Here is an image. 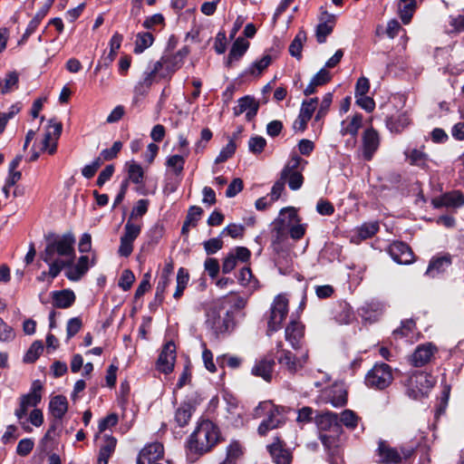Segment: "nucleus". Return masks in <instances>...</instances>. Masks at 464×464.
I'll return each mask as SVG.
<instances>
[{"label":"nucleus","mask_w":464,"mask_h":464,"mask_svg":"<svg viewBox=\"0 0 464 464\" xmlns=\"http://www.w3.org/2000/svg\"><path fill=\"white\" fill-rule=\"evenodd\" d=\"M75 238L72 233L49 235L42 259L49 266V276L55 278L61 271L72 265L75 258Z\"/></svg>","instance_id":"1"},{"label":"nucleus","mask_w":464,"mask_h":464,"mask_svg":"<svg viewBox=\"0 0 464 464\" xmlns=\"http://www.w3.org/2000/svg\"><path fill=\"white\" fill-rule=\"evenodd\" d=\"M219 440L218 427L209 420H201L188 438V448L191 453L203 455L211 450Z\"/></svg>","instance_id":"2"},{"label":"nucleus","mask_w":464,"mask_h":464,"mask_svg":"<svg viewBox=\"0 0 464 464\" xmlns=\"http://www.w3.org/2000/svg\"><path fill=\"white\" fill-rule=\"evenodd\" d=\"M297 221V215L293 208H283L274 224L276 240H280L286 231L293 239L303 237L305 229L303 225H295Z\"/></svg>","instance_id":"3"},{"label":"nucleus","mask_w":464,"mask_h":464,"mask_svg":"<svg viewBox=\"0 0 464 464\" xmlns=\"http://www.w3.org/2000/svg\"><path fill=\"white\" fill-rule=\"evenodd\" d=\"M307 164L300 156L294 154L287 161L285 166L281 171V179L288 184L292 190L299 189L304 183V177L302 171Z\"/></svg>","instance_id":"4"},{"label":"nucleus","mask_w":464,"mask_h":464,"mask_svg":"<svg viewBox=\"0 0 464 464\" xmlns=\"http://www.w3.org/2000/svg\"><path fill=\"white\" fill-rule=\"evenodd\" d=\"M43 384L39 380L33 382L28 393L20 397L19 407L14 411V415L18 420H22L28 413L29 408L36 407L42 400ZM24 430L30 431L31 429L25 423L20 421Z\"/></svg>","instance_id":"5"},{"label":"nucleus","mask_w":464,"mask_h":464,"mask_svg":"<svg viewBox=\"0 0 464 464\" xmlns=\"http://www.w3.org/2000/svg\"><path fill=\"white\" fill-rule=\"evenodd\" d=\"M276 350L278 363L281 365L282 369L290 374H295L307 363V352H304L297 357L291 351L284 349L282 342L276 343Z\"/></svg>","instance_id":"6"},{"label":"nucleus","mask_w":464,"mask_h":464,"mask_svg":"<svg viewBox=\"0 0 464 464\" xmlns=\"http://www.w3.org/2000/svg\"><path fill=\"white\" fill-rule=\"evenodd\" d=\"M434 380L424 372L416 371L411 373L406 382V392L411 399L418 400L425 396L432 388Z\"/></svg>","instance_id":"7"},{"label":"nucleus","mask_w":464,"mask_h":464,"mask_svg":"<svg viewBox=\"0 0 464 464\" xmlns=\"http://www.w3.org/2000/svg\"><path fill=\"white\" fill-rule=\"evenodd\" d=\"M414 452L413 447H401L400 450L392 447L388 442L381 440L377 449L379 462L384 464H399L407 459Z\"/></svg>","instance_id":"8"},{"label":"nucleus","mask_w":464,"mask_h":464,"mask_svg":"<svg viewBox=\"0 0 464 464\" xmlns=\"http://www.w3.org/2000/svg\"><path fill=\"white\" fill-rule=\"evenodd\" d=\"M392 380V368L386 363H376L365 376L366 385L377 390L387 388Z\"/></svg>","instance_id":"9"},{"label":"nucleus","mask_w":464,"mask_h":464,"mask_svg":"<svg viewBox=\"0 0 464 464\" xmlns=\"http://www.w3.org/2000/svg\"><path fill=\"white\" fill-rule=\"evenodd\" d=\"M260 410L267 411L268 416L265 419L258 427V433L265 436L269 430L276 429L285 423V417L277 407H275L269 401L259 403L256 409V415Z\"/></svg>","instance_id":"10"},{"label":"nucleus","mask_w":464,"mask_h":464,"mask_svg":"<svg viewBox=\"0 0 464 464\" xmlns=\"http://www.w3.org/2000/svg\"><path fill=\"white\" fill-rule=\"evenodd\" d=\"M287 314L288 299L284 295H276L270 307V316L267 323L268 332L273 333L278 331Z\"/></svg>","instance_id":"11"},{"label":"nucleus","mask_w":464,"mask_h":464,"mask_svg":"<svg viewBox=\"0 0 464 464\" xmlns=\"http://www.w3.org/2000/svg\"><path fill=\"white\" fill-rule=\"evenodd\" d=\"M141 231V225L128 220L124 226L123 234L121 237L118 254L121 256L127 257L133 251V242L139 237Z\"/></svg>","instance_id":"12"},{"label":"nucleus","mask_w":464,"mask_h":464,"mask_svg":"<svg viewBox=\"0 0 464 464\" xmlns=\"http://www.w3.org/2000/svg\"><path fill=\"white\" fill-rule=\"evenodd\" d=\"M176 361V346L173 342H168L162 348L157 361V368L160 372L169 373L174 369Z\"/></svg>","instance_id":"13"},{"label":"nucleus","mask_w":464,"mask_h":464,"mask_svg":"<svg viewBox=\"0 0 464 464\" xmlns=\"http://www.w3.org/2000/svg\"><path fill=\"white\" fill-rule=\"evenodd\" d=\"M336 16L326 11H323L319 16V24L315 29V37L319 44H324L326 41L328 35H330L334 30L335 24Z\"/></svg>","instance_id":"14"},{"label":"nucleus","mask_w":464,"mask_h":464,"mask_svg":"<svg viewBox=\"0 0 464 464\" xmlns=\"http://www.w3.org/2000/svg\"><path fill=\"white\" fill-rule=\"evenodd\" d=\"M304 335V327L300 322L296 320H292L289 323V324L285 327V340L291 344L294 350L301 349Z\"/></svg>","instance_id":"15"},{"label":"nucleus","mask_w":464,"mask_h":464,"mask_svg":"<svg viewBox=\"0 0 464 464\" xmlns=\"http://www.w3.org/2000/svg\"><path fill=\"white\" fill-rule=\"evenodd\" d=\"M392 258L400 265H409L413 262V253L411 247L403 242H393L389 248Z\"/></svg>","instance_id":"16"},{"label":"nucleus","mask_w":464,"mask_h":464,"mask_svg":"<svg viewBox=\"0 0 464 464\" xmlns=\"http://www.w3.org/2000/svg\"><path fill=\"white\" fill-rule=\"evenodd\" d=\"M380 145L378 132L372 128L367 129L362 135V156L365 160H371Z\"/></svg>","instance_id":"17"},{"label":"nucleus","mask_w":464,"mask_h":464,"mask_svg":"<svg viewBox=\"0 0 464 464\" xmlns=\"http://www.w3.org/2000/svg\"><path fill=\"white\" fill-rule=\"evenodd\" d=\"M437 352V348L431 343L419 345L411 356V363L415 367H421L428 363Z\"/></svg>","instance_id":"18"},{"label":"nucleus","mask_w":464,"mask_h":464,"mask_svg":"<svg viewBox=\"0 0 464 464\" xmlns=\"http://www.w3.org/2000/svg\"><path fill=\"white\" fill-rule=\"evenodd\" d=\"M163 446L160 442L148 444L140 450L137 464H151L163 457Z\"/></svg>","instance_id":"19"},{"label":"nucleus","mask_w":464,"mask_h":464,"mask_svg":"<svg viewBox=\"0 0 464 464\" xmlns=\"http://www.w3.org/2000/svg\"><path fill=\"white\" fill-rule=\"evenodd\" d=\"M259 104L256 100L250 96H245L238 100L237 105L234 107L233 111L235 116L246 112V118L250 121L257 113Z\"/></svg>","instance_id":"20"},{"label":"nucleus","mask_w":464,"mask_h":464,"mask_svg":"<svg viewBox=\"0 0 464 464\" xmlns=\"http://www.w3.org/2000/svg\"><path fill=\"white\" fill-rule=\"evenodd\" d=\"M174 271V265L172 260L165 263L164 267L161 271L160 280L156 286L155 299L159 302H162L164 298V293L170 282L171 276Z\"/></svg>","instance_id":"21"},{"label":"nucleus","mask_w":464,"mask_h":464,"mask_svg":"<svg viewBox=\"0 0 464 464\" xmlns=\"http://www.w3.org/2000/svg\"><path fill=\"white\" fill-rule=\"evenodd\" d=\"M180 58L178 56L165 55L160 61L156 62V70H160V77L166 78L174 73L178 69L181 67Z\"/></svg>","instance_id":"22"},{"label":"nucleus","mask_w":464,"mask_h":464,"mask_svg":"<svg viewBox=\"0 0 464 464\" xmlns=\"http://www.w3.org/2000/svg\"><path fill=\"white\" fill-rule=\"evenodd\" d=\"M267 449L276 464H291L292 453L283 447L278 439L276 442L267 446Z\"/></svg>","instance_id":"23"},{"label":"nucleus","mask_w":464,"mask_h":464,"mask_svg":"<svg viewBox=\"0 0 464 464\" xmlns=\"http://www.w3.org/2000/svg\"><path fill=\"white\" fill-rule=\"evenodd\" d=\"M275 366V360L273 358H263L256 362L253 366L251 372L255 376L261 377L266 382L272 379V372Z\"/></svg>","instance_id":"24"},{"label":"nucleus","mask_w":464,"mask_h":464,"mask_svg":"<svg viewBox=\"0 0 464 464\" xmlns=\"http://www.w3.org/2000/svg\"><path fill=\"white\" fill-rule=\"evenodd\" d=\"M404 155L411 165L423 169L429 168L430 158L422 150L408 149L404 151Z\"/></svg>","instance_id":"25"},{"label":"nucleus","mask_w":464,"mask_h":464,"mask_svg":"<svg viewBox=\"0 0 464 464\" xmlns=\"http://www.w3.org/2000/svg\"><path fill=\"white\" fill-rule=\"evenodd\" d=\"M332 75L325 69L322 68L317 73H315L311 79L308 85L304 90V94L309 96L314 93L318 87L323 86L331 81Z\"/></svg>","instance_id":"26"},{"label":"nucleus","mask_w":464,"mask_h":464,"mask_svg":"<svg viewBox=\"0 0 464 464\" xmlns=\"http://www.w3.org/2000/svg\"><path fill=\"white\" fill-rule=\"evenodd\" d=\"M51 295L53 298V304L57 308H69L75 301V295L73 291L70 289L53 291Z\"/></svg>","instance_id":"27"},{"label":"nucleus","mask_w":464,"mask_h":464,"mask_svg":"<svg viewBox=\"0 0 464 464\" xmlns=\"http://www.w3.org/2000/svg\"><path fill=\"white\" fill-rule=\"evenodd\" d=\"M362 116L361 114H355L350 121H343L341 123V135H351L353 138L352 141L353 146H354L356 143L355 137L357 136L358 131L362 127Z\"/></svg>","instance_id":"28"},{"label":"nucleus","mask_w":464,"mask_h":464,"mask_svg":"<svg viewBox=\"0 0 464 464\" xmlns=\"http://www.w3.org/2000/svg\"><path fill=\"white\" fill-rule=\"evenodd\" d=\"M410 125V118L407 112H400L386 120V126L391 132L401 133Z\"/></svg>","instance_id":"29"},{"label":"nucleus","mask_w":464,"mask_h":464,"mask_svg":"<svg viewBox=\"0 0 464 464\" xmlns=\"http://www.w3.org/2000/svg\"><path fill=\"white\" fill-rule=\"evenodd\" d=\"M49 410L56 420H62L68 411V401L65 396L56 395L49 403Z\"/></svg>","instance_id":"30"},{"label":"nucleus","mask_w":464,"mask_h":464,"mask_svg":"<svg viewBox=\"0 0 464 464\" xmlns=\"http://www.w3.org/2000/svg\"><path fill=\"white\" fill-rule=\"evenodd\" d=\"M194 410L195 406L192 404L191 401H184L183 402H181L175 412V421L177 422V424L179 427H185L186 425H188Z\"/></svg>","instance_id":"31"},{"label":"nucleus","mask_w":464,"mask_h":464,"mask_svg":"<svg viewBox=\"0 0 464 464\" xmlns=\"http://www.w3.org/2000/svg\"><path fill=\"white\" fill-rule=\"evenodd\" d=\"M89 257L87 256H82L79 257L75 266H69L70 268L66 272V276L72 281H78L89 269Z\"/></svg>","instance_id":"32"},{"label":"nucleus","mask_w":464,"mask_h":464,"mask_svg":"<svg viewBox=\"0 0 464 464\" xmlns=\"http://www.w3.org/2000/svg\"><path fill=\"white\" fill-rule=\"evenodd\" d=\"M451 264L450 256H443L430 260L426 274L434 277L444 272Z\"/></svg>","instance_id":"33"},{"label":"nucleus","mask_w":464,"mask_h":464,"mask_svg":"<svg viewBox=\"0 0 464 464\" xmlns=\"http://www.w3.org/2000/svg\"><path fill=\"white\" fill-rule=\"evenodd\" d=\"M249 43L244 38L238 37L231 47L227 64L230 66L234 61H238L247 51Z\"/></svg>","instance_id":"34"},{"label":"nucleus","mask_w":464,"mask_h":464,"mask_svg":"<svg viewBox=\"0 0 464 464\" xmlns=\"http://www.w3.org/2000/svg\"><path fill=\"white\" fill-rule=\"evenodd\" d=\"M317 424L323 430L331 429L338 430L340 429L339 416L335 412L326 411L318 418Z\"/></svg>","instance_id":"35"},{"label":"nucleus","mask_w":464,"mask_h":464,"mask_svg":"<svg viewBox=\"0 0 464 464\" xmlns=\"http://www.w3.org/2000/svg\"><path fill=\"white\" fill-rule=\"evenodd\" d=\"M306 39V33L300 30L289 45V53L297 60L302 58V49Z\"/></svg>","instance_id":"36"},{"label":"nucleus","mask_w":464,"mask_h":464,"mask_svg":"<svg viewBox=\"0 0 464 464\" xmlns=\"http://www.w3.org/2000/svg\"><path fill=\"white\" fill-rule=\"evenodd\" d=\"M416 9L415 0H400L399 13L400 17L404 24L411 22L413 13Z\"/></svg>","instance_id":"37"},{"label":"nucleus","mask_w":464,"mask_h":464,"mask_svg":"<svg viewBox=\"0 0 464 464\" xmlns=\"http://www.w3.org/2000/svg\"><path fill=\"white\" fill-rule=\"evenodd\" d=\"M19 76L16 72H9L4 79L0 78V92L3 94L13 92L18 87Z\"/></svg>","instance_id":"38"},{"label":"nucleus","mask_w":464,"mask_h":464,"mask_svg":"<svg viewBox=\"0 0 464 464\" xmlns=\"http://www.w3.org/2000/svg\"><path fill=\"white\" fill-rule=\"evenodd\" d=\"M272 63V56L265 54L261 59L254 62L246 70V73L260 75Z\"/></svg>","instance_id":"39"},{"label":"nucleus","mask_w":464,"mask_h":464,"mask_svg":"<svg viewBox=\"0 0 464 464\" xmlns=\"http://www.w3.org/2000/svg\"><path fill=\"white\" fill-rule=\"evenodd\" d=\"M154 38L150 33H140L137 34L134 53H141L153 44Z\"/></svg>","instance_id":"40"},{"label":"nucleus","mask_w":464,"mask_h":464,"mask_svg":"<svg viewBox=\"0 0 464 464\" xmlns=\"http://www.w3.org/2000/svg\"><path fill=\"white\" fill-rule=\"evenodd\" d=\"M242 454V449L238 442H231L227 449V457L219 464H237V459Z\"/></svg>","instance_id":"41"},{"label":"nucleus","mask_w":464,"mask_h":464,"mask_svg":"<svg viewBox=\"0 0 464 464\" xmlns=\"http://www.w3.org/2000/svg\"><path fill=\"white\" fill-rule=\"evenodd\" d=\"M318 106V98L304 100L301 104L299 114L304 119L311 120L314 111Z\"/></svg>","instance_id":"42"},{"label":"nucleus","mask_w":464,"mask_h":464,"mask_svg":"<svg viewBox=\"0 0 464 464\" xmlns=\"http://www.w3.org/2000/svg\"><path fill=\"white\" fill-rule=\"evenodd\" d=\"M166 165L176 176H179L184 169L185 158L178 154L172 155L167 159Z\"/></svg>","instance_id":"43"},{"label":"nucleus","mask_w":464,"mask_h":464,"mask_svg":"<svg viewBox=\"0 0 464 464\" xmlns=\"http://www.w3.org/2000/svg\"><path fill=\"white\" fill-rule=\"evenodd\" d=\"M44 351V344L41 341L34 342L26 353L24 356V362L27 363H31L35 362L42 352Z\"/></svg>","instance_id":"44"},{"label":"nucleus","mask_w":464,"mask_h":464,"mask_svg":"<svg viewBox=\"0 0 464 464\" xmlns=\"http://www.w3.org/2000/svg\"><path fill=\"white\" fill-rule=\"evenodd\" d=\"M379 230V224L376 221L364 223L357 228L358 237L361 239H367L374 236Z\"/></svg>","instance_id":"45"},{"label":"nucleus","mask_w":464,"mask_h":464,"mask_svg":"<svg viewBox=\"0 0 464 464\" xmlns=\"http://www.w3.org/2000/svg\"><path fill=\"white\" fill-rule=\"evenodd\" d=\"M339 422L348 429H354L358 423V417L354 411L351 410H344L339 417Z\"/></svg>","instance_id":"46"},{"label":"nucleus","mask_w":464,"mask_h":464,"mask_svg":"<svg viewBox=\"0 0 464 464\" xmlns=\"http://www.w3.org/2000/svg\"><path fill=\"white\" fill-rule=\"evenodd\" d=\"M129 179L135 184H140L143 181V169L138 163L132 162L129 165Z\"/></svg>","instance_id":"47"},{"label":"nucleus","mask_w":464,"mask_h":464,"mask_svg":"<svg viewBox=\"0 0 464 464\" xmlns=\"http://www.w3.org/2000/svg\"><path fill=\"white\" fill-rule=\"evenodd\" d=\"M117 440L109 435L104 436V443L100 448V455H102L103 458H110L111 455L113 453L115 448H116Z\"/></svg>","instance_id":"48"},{"label":"nucleus","mask_w":464,"mask_h":464,"mask_svg":"<svg viewBox=\"0 0 464 464\" xmlns=\"http://www.w3.org/2000/svg\"><path fill=\"white\" fill-rule=\"evenodd\" d=\"M266 146V140L262 136H253L248 140V150L253 154L261 153Z\"/></svg>","instance_id":"49"},{"label":"nucleus","mask_w":464,"mask_h":464,"mask_svg":"<svg viewBox=\"0 0 464 464\" xmlns=\"http://www.w3.org/2000/svg\"><path fill=\"white\" fill-rule=\"evenodd\" d=\"M149 200L148 199H140L136 202L135 206L132 208L131 212L130 214L129 219L132 221V219L141 218L148 211Z\"/></svg>","instance_id":"50"},{"label":"nucleus","mask_w":464,"mask_h":464,"mask_svg":"<svg viewBox=\"0 0 464 464\" xmlns=\"http://www.w3.org/2000/svg\"><path fill=\"white\" fill-rule=\"evenodd\" d=\"M237 146L233 140H230L229 142L224 147L218 157L215 160V163H222L232 157L236 151Z\"/></svg>","instance_id":"51"},{"label":"nucleus","mask_w":464,"mask_h":464,"mask_svg":"<svg viewBox=\"0 0 464 464\" xmlns=\"http://www.w3.org/2000/svg\"><path fill=\"white\" fill-rule=\"evenodd\" d=\"M332 102H333V93L332 92H327L323 96L318 111L314 118L315 121H320L322 118H324L326 115V113L328 112V110L331 106Z\"/></svg>","instance_id":"52"},{"label":"nucleus","mask_w":464,"mask_h":464,"mask_svg":"<svg viewBox=\"0 0 464 464\" xmlns=\"http://www.w3.org/2000/svg\"><path fill=\"white\" fill-rule=\"evenodd\" d=\"M447 207L459 208L464 205V195L459 191L445 194Z\"/></svg>","instance_id":"53"},{"label":"nucleus","mask_w":464,"mask_h":464,"mask_svg":"<svg viewBox=\"0 0 464 464\" xmlns=\"http://www.w3.org/2000/svg\"><path fill=\"white\" fill-rule=\"evenodd\" d=\"M122 42V36L119 34H114L110 41V53L108 55V63L106 65L108 66L115 58L117 54V51L120 49L121 44Z\"/></svg>","instance_id":"54"},{"label":"nucleus","mask_w":464,"mask_h":464,"mask_svg":"<svg viewBox=\"0 0 464 464\" xmlns=\"http://www.w3.org/2000/svg\"><path fill=\"white\" fill-rule=\"evenodd\" d=\"M14 337V329L0 317V342H11Z\"/></svg>","instance_id":"55"},{"label":"nucleus","mask_w":464,"mask_h":464,"mask_svg":"<svg viewBox=\"0 0 464 464\" xmlns=\"http://www.w3.org/2000/svg\"><path fill=\"white\" fill-rule=\"evenodd\" d=\"M57 140L52 137V131L47 130L42 142V150H48L50 154H53L57 149Z\"/></svg>","instance_id":"56"},{"label":"nucleus","mask_w":464,"mask_h":464,"mask_svg":"<svg viewBox=\"0 0 464 464\" xmlns=\"http://www.w3.org/2000/svg\"><path fill=\"white\" fill-rule=\"evenodd\" d=\"M204 249L208 255L218 252L223 246V241L220 237H213L204 242Z\"/></svg>","instance_id":"57"},{"label":"nucleus","mask_w":464,"mask_h":464,"mask_svg":"<svg viewBox=\"0 0 464 464\" xmlns=\"http://www.w3.org/2000/svg\"><path fill=\"white\" fill-rule=\"evenodd\" d=\"M34 442L32 439H23L17 444L16 453L19 456H27L34 449Z\"/></svg>","instance_id":"58"},{"label":"nucleus","mask_w":464,"mask_h":464,"mask_svg":"<svg viewBox=\"0 0 464 464\" xmlns=\"http://www.w3.org/2000/svg\"><path fill=\"white\" fill-rule=\"evenodd\" d=\"M134 280L135 276L133 273L130 270L126 269L121 276L119 280V286L121 287L124 291H127L131 287Z\"/></svg>","instance_id":"59"},{"label":"nucleus","mask_w":464,"mask_h":464,"mask_svg":"<svg viewBox=\"0 0 464 464\" xmlns=\"http://www.w3.org/2000/svg\"><path fill=\"white\" fill-rule=\"evenodd\" d=\"M203 352H202V359L204 362V365L208 371L210 372H215L217 371L216 365L213 362V353L210 350L207 349L206 344L202 343Z\"/></svg>","instance_id":"60"},{"label":"nucleus","mask_w":464,"mask_h":464,"mask_svg":"<svg viewBox=\"0 0 464 464\" xmlns=\"http://www.w3.org/2000/svg\"><path fill=\"white\" fill-rule=\"evenodd\" d=\"M82 328V321L78 317L71 318L66 325L67 339L74 336Z\"/></svg>","instance_id":"61"},{"label":"nucleus","mask_w":464,"mask_h":464,"mask_svg":"<svg viewBox=\"0 0 464 464\" xmlns=\"http://www.w3.org/2000/svg\"><path fill=\"white\" fill-rule=\"evenodd\" d=\"M217 361L221 367H224V365L227 364L231 369H237L241 364V359L237 356L227 357L226 355H223L218 357Z\"/></svg>","instance_id":"62"},{"label":"nucleus","mask_w":464,"mask_h":464,"mask_svg":"<svg viewBox=\"0 0 464 464\" xmlns=\"http://www.w3.org/2000/svg\"><path fill=\"white\" fill-rule=\"evenodd\" d=\"M102 161L101 158L95 159L91 164L83 167L82 174L86 179H91L94 176L98 169L101 167Z\"/></svg>","instance_id":"63"},{"label":"nucleus","mask_w":464,"mask_h":464,"mask_svg":"<svg viewBox=\"0 0 464 464\" xmlns=\"http://www.w3.org/2000/svg\"><path fill=\"white\" fill-rule=\"evenodd\" d=\"M122 143L121 141H115L111 148L102 150L101 156L104 160H111L114 159L118 152L121 150Z\"/></svg>","instance_id":"64"}]
</instances>
